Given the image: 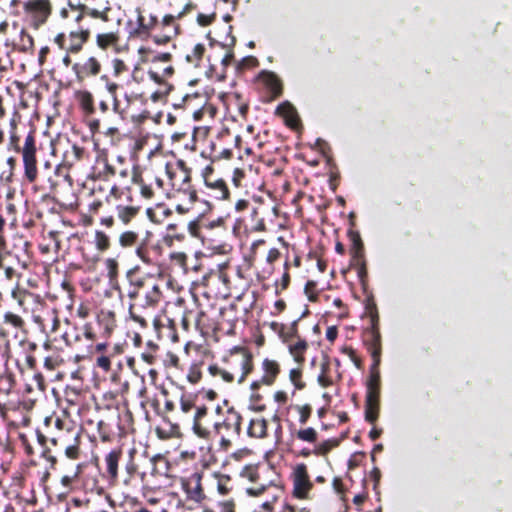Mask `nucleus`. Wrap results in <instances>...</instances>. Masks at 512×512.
I'll list each match as a JSON object with an SVG mask.
<instances>
[{"label":"nucleus","instance_id":"obj_30","mask_svg":"<svg viewBox=\"0 0 512 512\" xmlns=\"http://www.w3.org/2000/svg\"><path fill=\"white\" fill-rule=\"evenodd\" d=\"M371 339L368 344V350L370 354L377 350L378 354H381V335L376 326V322L373 321L372 327L370 329Z\"/></svg>","mask_w":512,"mask_h":512},{"label":"nucleus","instance_id":"obj_29","mask_svg":"<svg viewBox=\"0 0 512 512\" xmlns=\"http://www.w3.org/2000/svg\"><path fill=\"white\" fill-rule=\"evenodd\" d=\"M86 154L87 152L84 147L73 144L71 151L65 154L66 162L69 166H73L76 162L82 161Z\"/></svg>","mask_w":512,"mask_h":512},{"label":"nucleus","instance_id":"obj_17","mask_svg":"<svg viewBox=\"0 0 512 512\" xmlns=\"http://www.w3.org/2000/svg\"><path fill=\"white\" fill-rule=\"evenodd\" d=\"M90 34V29L83 27H80L79 30L71 31L68 35V54H78L83 49L84 44L90 39Z\"/></svg>","mask_w":512,"mask_h":512},{"label":"nucleus","instance_id":"obj_11","mask_svg":"<svg viewBox=\"0 0 512 512\" xmlns=\"http://www.w3.org/2000/svg\"><path fill=\"white\" fill-rule=\"evenodd\" d=\"M202 475L198 472L190 474L182 479V488L186 498L195 503H201L205 499V494L201 484Z\"/></svg>","mask_w":512,"mask_h":512},{"label":"nucleus","instance_id":"obj_13","mask_svg":"<svg viewBox=\"0 0 512 512\" xmlns=\"http://www.w3.org/2000/svg\"><path fill=\"white\" fill-rule=\"evenodd\" d=\"M137 12V27L130 32L132 37L152 38L154 31L158 29L160 21L156 15H150L149 21L145 22V17L142 14L141 8L136 9Z\"/></svg>","mask_w":512,"mask_h":512},{"label":"nucleus","instance_id":"obj_1","mask_svg":"<svg viewBox=\"0 0 512 512\" xmlns=\"http://www.w3.org/2000/svg\"><path fill=\"white\" fill-rule=\"evenodd\" d=\"M36 152V134L31 130L23 144V181L44 199L55 193L61 166L45 161L39 170Z\"/></svg>","mask_w":512,"mask_h":512},{"label":"nucleus","instance_id":"obj_24","mask_svg":"<svg viewBox=\"0 0 512 512\" xmlns=\"http://www.w3.org/2000/svg\"><path fill=\"white\" fill-rule=\"evenodd\" d=\"M248 434L255 438H263L267 434V422L264 418L256 417L250 420Z\"/></svg>","mask_w":512,"mask_h":512},{"label":"nucleus","instance_id":"obj_19","mask_svg":"<svg viewBox=\"0 0 512 512\" xmlns=\"http://www.w3.org/2000/svg\"><path fill=\"white\" fill-rule=\"evenodd\" d=\"M262 370L261 381L265 385H272L280 372V367L275 360L265 359L262 363Z\"/></svg>","mask_w":512,"mask_h":512},{"label":"nucleus","instance_id":"obj_46","mask_svg":"<svg viewBox=\"0 0 512 512\" xmlns=\"http://www.w3.org/2000/svg\"><path fill=\"white\" fill-rule=\"evenodd\" d=\"M241 369L242 374L240 376L239 382H242L252 370V361L250 356L243 357L241 361Z\"/></svg>","mask_w":512,"mask_h":512},{"label":"nucleus","instance_id":"obj_12","mask_svg":"<svg viewBox=\"0 0 512 512\" xmlns=\"http://www.w3.org/2000/svg\"><path fill=\"white\" fill-rule=\"evenodd\" d=\"M312 488L306 466L297 465L293 471V495L299 499H306Z\"/></svg>","mask_w":512,"mask_h":512},{"label":"nucleus","instance_id":"obj_43","mask_svg":"<svg viewBox=\"0 0 512 512\" xmlns=\"http://www.w3.org/2000/svg\"><path fill=\"white\" fill-rule=\"evenodd\" d=\"M258 65V60L254 56H246L237 64L238 70H243L246 68H253Z\"/></svg>","mask_w":512,"mask_h":512},{"label":"nucleus","instance_id":"obj_20","mask_svg":"<svg viewBox=\"0 0 512 512\" xmlns=\"http://www.w3.org/2000/svg\"><path fill=\"white\" fill-rule=\"evenodd\" d=\"M94 173L97 177L107 180L116 174V169L109 163L107 157H99L94 167Z\"/></svg>","mask_w":512,"mask_h":512},{"label":"nucleus","instance_id":"obj_58","mask_svg":"<svg viewBox=\"0 0 512 512\" xmlns=\"http://www.w3.org/2000/svg\"><path fill=\"white\" fill-rule=\"evenodd\" d=\"M245 177V173L243 172V170L241 169H235L234 172H233V183L236 187H240L241 186V181L242 179Z\"/></svg>","mask_w":512,"mask_h":512},{"label":"nucleus","instance_id":"obj_50","mask_svg":"<svg viewBox=\"0 0 512 512\" xmlns=\"http://www.w3.org/2000/svg\"><path fill=\"white\" fill-rule=\"evenodd\" d=\"M215 19H216V13H212L209 15L199 13L197 15V23L202 27L211 25L215 21Z\"/></svg>","mask_w":512,"mask_h":512},{"label":"nucleus","instance_id":"obj_8","mask_svg":"<svg viewBox=\"0 0 512 512\" xmlns=\"http://www.w3.org/2000/svg\"><path fill=\"white\" fill-rule=\"evenodd\" d=\"M202 178L207 188L211 190L212 196L216 199H227L229 197V189L226 182L214 172L213 166L207 165L202 170Z\"/></svg>","mask_w":512,"mask_h":512},{"label":"nucleus","instance_id":"obj_36","mask_svg":"<svg viewBox=\"0 0 512 512\" xmlns=\"http://www.w3.org/2000/svg\"><path fill=\"white\" fill-rule=\"evenodd\" d=\"M139 235L134 231H126L120 235L119 242L123 247H129L138 243Z\"/></svg>","mask_w":512,"mask_h":512},{"label":"nucleus","instance_id":"obj_55","mask_svg":"<svg viewBox=\"0 0 512 512\" xmlns=\"http://www.w3.org/2000/svg\"><path fill=\"white\" fill-rule=\"evenodd\" d=\"M55 44L62 50H65L67 52V36L65 33H59L54 38Z\"/></svg>","mask_w":512,"mask_h":512},{"label":"nucleus","instance_id":"obj_5","mask_svg":"<svg viewBox=\"0 0 512 512\" xmlns=\"http://www.w3.org/2000/svg\"><path fill=\"white\" fill-rule=\"evenodd\" d=\"M176 21V16L165 15L160 21L158 29L154 31L153 42L157 45H166L176 38L181 33V27Z\"/></svg>","mask_w":512,"mask_h":512},{"label":"nucleus","instance_id":"obj_7","mask_svg":"<svg viewBox=\"0 0 512 512\" xmlns=\"http://www.w3.org/2000/svg\"><path fill=\"white\" fill-rule=\"evenodd\" d=\"M72 71L79 83L97 77L102 71V64L96 56H89L83 61L73 63Z\"/></svg>","mask_w":512,"mask_h":512},{"label":"nucleus","instance_id":"obj_63","mask_svg":"<svg viewBox=\"0 0 512 512\" xmlns=\"http://www.w3.org/2000/svg\"><path fill=\"white\" fill-rule=\"evenodd\" d=\"M337 335H338V330L335 326H330L327 328V330H326L327 340H329L330 342H333L337 338Z\"/></svg>","mask_w":512,"mask_h":512},{"label":"nucleus","instance_id":"obj_21","mask_svg":"<svg viewBox=\"0 0 512 512\" xmlns=\"http://www.w3.org/2000/svg\"><path fill=\"white\" fill-rule=\"evenodd\" d=\"M120 36L118 32L99 33L96 36V44L101 50H107L118 46Z\"/></svg>","mask_w":512,"mask_h":512},{"label":"nucleus","instance_id":"obj_2","mask_svg":"<svg viewBox=\"0 0 512 512\" xmlns=\"http://www.w3.org/2000/svg\"><path fill=\"white\" fill-rule=\"evenodd\" d=\"M241 419L240 414L233 408L217 405L214 408L212 429L222 438L238 436L241 432Z\"/></svg>","mask_w":512,"mask_h":512},{"label":"nucleus","instance_id":"obj_56","mask_svg":"<svg viewBox=\"0 0 512 512\" xmlns=\"http://www.w3.org/2000/svg\"><path fill=\"white\" fill-rule=\"evenodd\" d=\"M84 120L87 123V126L89 127V130L94 134L99 131L100 129V120L94 118L93 116L91 118H84Z\"/></svg>","mask_w":512,"mask_h":512},{"label":"nucleus","instance_id":"obj_64","mask_svg":"<svg viewBox=\"0 0 512 512\" xmlns=\"http://www.w3.org/2000/svg\"><path fill=\"white\" fill-rule=\"evenodd\" d=\"M50 53V49L48 46H44L39 51L38 61L40 65H43L46 61L47 55Z\"/></svg>","mask_w":512,"mask_h":512},{"label":"nucleus","instance_id":"obj_25","mask_svg":"<svg viewBox=\"0 0 512 512\" xmlns=\"http://www.w3.org/2000/svg\"><path fill=\"white\" fill-rule=\"evenodd\" d=\"M69 7L71 10H83L84 13L87 14V16H90L94 19H101L104 22L109 21L108 18V12L110 11V8H105L103 11H99L97 9L89 8L85 4H78L74 5L71 2H69Z\"/></svg>","mask_w":512,"mask_h":512},{"label":"nucleus","instance_id":"obj_48","mask_svg":"<svg viewBox=\"0 0 512 512\" xmlns=\"http://www.w3.org/2000/svg\"><path fill=\"white\" fill-rule=\"evenodd\" d=\"M196 407H198L197 405H195V403L189 399V398H186V397H182L181 400H180V408H181V411L185 414L187 413H190L193 411V413L196 411Z\"/></svg>","mask_w":512,"mask_h":512},{"label":"nucleus","instance_id":"obj_32","mask_svg":"<svg viewBox=\"0 0 512 512\" xmlns=\"http://www.w3.org/2000/svg\"><path fill=\"white\" fill-rule=\"evenodd\" d=\"M65 451V455L69 459H77L79 457V438L70 440L68 443L62 446Z\"/></svg>","mask_w":512,"mask_h":512},{"label":"nucleus","instance_id":"obj_37","mask_svg":"<svg viewBox=\"0 0 512 512\" xmlns=\"http://www.w3.org/2000/svg\"><path fill=\"white\" fill-rule=\"evenodd\" d=\"M297 438L305 442L313 443L317 440V432L311 427L301 429L297 432Z\"/></svg>","mask_w":512,"mask_h":512},{"label":"nucleus","instance_id":"obj_62","mask_svg":"<svg viewBox=\"0 0 512 512\" xmlns=\"http://www.w3.org/2000/svg\"><path fill=\"white\" fill-rule=\"evenodd\" d=\"M47 237L53 242L56 249L60 248V240L58 238V232L55 230L47 231Z\"/></svg>","mask_w":512,"mask_h":512},{"label":"nucleus","instance_id":"obj_23","mask_svg":"<svg viewBox=\"0 0 512 512\" xmlns=\"http://www.w3.org/2000/svg\"><path fill=\"white\" fill-rule=\"evenodd\" d=\"M121 457V451L112 450L105 456L106 471L110 478L115 480L118 475V463Z\"/></svg>","mask_w":512,"mask_h":512},{"label":"nucleus","instance_id":"obj_22","mask_svg":"<svg viewBox=\"0 0 512 512\" xmlns=\"http://www.w3.org/2000/svg\"><path fill=\"white\" fill-rule=\"evenodd\" d=\"M79 432L76 431L73 427L69 426L66 429H63L61 431H58L57 434H55L51 439V443L54 446H63L64 444L68 443L70 440L79 438Z\"/></svg>","mask_w":512,"mask_h":512},{"label":"nucleus","instance_id":"obj_18","mask_svg":"<svg viewBox=\"0 0 512 512\" xmlns=\"http://www.w3.org/2000/svg\"><path fill=\"white\" fill-rule=\"evenodd\" d=\"M101 80L106 82L105 88L112 98V110L121 118H125L128 114V106H123L122 102L118 99L117 90L119 88V84L114 81H110L107 75H103Z\"/></svg>","mask_w":512,"mask_h":512},{"label":"nucleus","instance_id":"obj_14","mask_svg":"<svg viewBox=\"0 0 512 512\" xmlns=\"http://www.w3.org/2000/svg\"><path fill=\"white\" fill-rule=\"evenodd\" d=\"M275 115L283 118L285 125L293 130L301 126V120L295 107L288 101H284L276 107Z\"/></svg>","mask_w":512,"mask_h":512},{"label":"nucleus","instance_id":"obj_49","mask_svg":"<svg viewBox=\"0 0 512 512\" xmlns=\"http://www.w3.org/2000/svg\"><path fill=\"white\" fill-rule=\"evenodd\" d=\"M378 417V406L365 403V418L370 423H374Z\"/></svg>","mask_w":512,"mask_h":512},{"label":"nucleus","instance_id":"obj_16","mask_svg":"<svg viewBox=\"0 0 512 512\" xmlns=\"http://www.w3.org/2000/svg\"><path fill=\"white\" fill-rule=\"evenodd\" d=\"M83 118H91L96 112L95 100L89 90H78L74 94Z\"/></svg>","mask_w":512,"mask_h":512},{"label":"nucleus","instance_id":"obj_53","mask_svg":"<svg viewBox=\"0 0 512 512\" xmlns=\"http://www.w3.org/2000/svg\"><path fill=\"white\" fill-rule=\"evenodd\" d=\"M380 372H370V378L367 382V389H379Z\"/></svg>","mask_w":512,"mask_h":512},{"label":"nucleus","instance_id":"obj_33","mask_svg":"<svg viewBox=\"0 0 512 512\" xmlns=\"http://www.w3.org/2000/svg\"><path fill=\"white\" fill-rule=\"evenodd\" d=\"M138 212H139V208H137V207L118 206V216L125 223H128L129 221H131L136 216V214Z\"/></svg>","mask_w":512,"mask_h":512},{"label":"nucleus","instance_id":"obj_40","mask_svg":"<svg viewBox=\"0 0 512 512\" xmlns=\"http://www.w3.org/2000/svg\"><path fill=\"white\" fill-rule=\"evenodd\" d=\"M94 241L99 250H106L109 247V238L101 231H95Z\"/></svg>","mask_w":512,"mask_h":512},{"label":"nucleus","instance_id":"obj_9","mask_svg":"<svg viewBox=\"0 0 512 512\" xmlns=\"http://www.w3.org/2000/svg\"><path fill=\"white\" fill-rule=\"evenodd\" d=\"M259 80L265 88L266 102H272L282 96L283 82L276 73L264 70L259 74Z\"/></svg>","mask_w":512,"mask_h":512},{"label":"nucleus","instance_id":"obj_10","mask_svg":"<svg viewBox=\"0 0 512 512\" xmlns=\"http://www.w3.org/2000/svg\"><path fill=\"white\" fill-rule=\"evenodd\" d=\"M214 413L209 414V408L205 405L196 407L193 413V431L196 435L202 438H207L212 429V419Z\"/></svg>","mask_w":512,"mask_h":512},{"label":"nucleus","instance_id":"obj_42","mask_svg":"<svg viewBox=\"0 0 512 512\" xmlns=\"http://www.w3.org/2000/svg\"><path fill=\"white\" fill-rule=\"evenodd\" d=\"M112 68L114 75L117 77L128 70V66L126 65L124 60L120 58H115L112 60Z\"/></svg>","mask_w":512,"mask_h":512},{"label":"nucleus","instance_id":"obj_34","mask_svg":"<svg viewBox=\"0 0 512 512\" xmlns=\"http://www.w3.org/2000/svg\"><path fill=\"white\" fill-rule=\"evenodd\" d=\"M174 71V67L172 65H169L163 69L161 74L153 70H149L148 74L153 81L160 84L163 82L164 78L171 77L174 74Z\"/></svg>","mask_w":512,"mask_h":512},{"label":"nucleus","instance_id":"obj_4","mask_svg":"<svg viewBox=\"0 0 512 512\" xmlns=\"http://www.w3.org/2000/svg\"><path fill=\"white\" fill-rule=\"evenodd\" d=\"M128 296L134 300L132 305L144 311L153 309L159 303L162 293L159 285L153 281L139 282L129 291Z\"/></svg>","mask_w":512,"mask_h":512},{"label":"nucleus","instance_id":"obj_26","mask_svg":"<svg viewBox=\"0 0 512 512\" xmlns=\"http://www.w3.org/2000/svg\"><path fill=\"white\" fill-rule=\"evenodd\" d=\"M206 52L205 45L202 43L196 44L190 53L186 54V61L193 67L197 68L200 66L201 61L203 60L204 54Z\"/></svg>","mask_w":512,"mask_h":512},{"label":"nucleus","instance_id":"obj_45","mask_svg":"<svg viewBox=\"0 0 512 512\" xmlns=\"http://www.w3.org/2000/svg\"><path fill=\"white\" fill-rule=\"evenodd\" d=\"M302 374L299 369H291L289 373V378L296 389H302L304 387V383L301 380Z\"/></svg>","mask_w":512,"mask_h":512},{"label":"nucleus","instance_id":"obj_52","mask_svg":"<svg viewBox=\"0 0 512 512\" xmlns=\"http://www.w3.org/2000/svg\"><path fill=\"white\" fill-rule=\"evenodd\" d=\"M146 61H150L152 63H157V62L169 63L172 61V54L169 52L158 53L156 55H153L151 58L147 57Z\"/></svg>","mask_w":512,"mask_h":512},{"label":"nucleus","instance_id":"obj_28","mask_svg":"<svg viewBox=\"0 0 512 512\" xmlns=\"http://www.w3.org/2000/svg\"><path fill=\"white\" fill-rule=\"evenodd\" d=\"M288 348L296 362H304V354L308 348L306 340L298 338L295 343H289Z\"/></svg>","mask_w":512,"mask_h":512},{"label":"nucleus","instance_id":"obj_6","mask_svg":"<svg viewBox=\"0 0 512 512\" xmlns=\"http://www.w3.org/2000/svg\"><path fill=\"white\" fill-rule=\"evenodd\" d=\"M24 11L31 17L32 26L38 29L47 21L52 7L49 0H30L24 4Z\"/></svg>","mask_w":512,"mask_h":512},{"label":"nucleus","instance_id":"obj_47","mask_svg":"<svg viewBox=\"0 0 512 512\" xmlns=\"http://www.w3.org/2000/svg\"><path fill=\"white\" fill-rule=\"evenodd\" d=\"M138 309H139L138 307H136L134 305H130V308H129L130 317L135 322L139 323L142 327H146L147 322H146L145 316L137 313Z\"/></svg>","mask_w":512,"mask_h":512},{"label":"nucleus","instance_id":"obj_35","mask_svg":"<svg viewBox=\"0 0 512 512\" xmlns=\"http://www.w3.org/2000/svg\"><path fill=\"white\" fill-rule=\"evenodd\" d=\"M15 171L12 170H4L0 174V183L2 186L7 188L8 196L14 193V190L11 189V184L14 181Z\"/></svg>","mask_w":512,"mask_h":512},{"label":"nucleus","instance_id":"obj_44","mask_svg":"<svg viewBox=\"0 0 512 512\" xmlns=\"http://www.w3.org/2000/svg\"><path fill=\"white\" fill-rule=\"evenodd\" d=\"M349 237L352 241L353 250L355 252V255L358 256L359 253L362 251V247H363L360 235L358 234V232L350 230Z\"/></svg>","mask_w":512,"mask_h":512},{"label":"nucleus","instance_id":"obj_3","mask_svg":"<svg viewBox=\"0 0 512 512\" xmlns=\"http://www.w3.org/2000/svg\"><path fill=\"white\" fill-rule=\"evenodd\" d=\"M165 171L172 191L187 194L191 199L196 198V191L191 184V169L183 160L174 164L167 163Z\"/></svg>","mask_w":512,"mask_h":512},{"label":"nucleus","instance_id":"obj_61","mask_svg":"<svg viewBox=\"0 0 512 512\" xmlns=\"http://www.w3.org/2000/svg\"><path fill=\"white\" fill-rule=\"evenodd\" d=\"M279 257H280V252L278 251V249L272 248L269 250V252L267 254L266 261H267V263L272 264L276 260H278Z\"/></svg>","mask_w":512,"mask_h":512},{"label":"nucleus","instance_id":"obj_59","mask_svg":"<svg viewBox=\"0 0 512 512\" xmlns=\"http://www.w3.org/2000/svg\"><path fill=\"white\" fill-rule=\"evenodd\" d=\"M97 365L104 371H108L111 366V361L107 356H101L97 359Z\"/></svg>","mask_w":512,"mask_h":512},{"label":"nucleus","instance_id":"obj_51","mask_svg":"<svg viewBox=\"0 0 512 512\" xmlns=\"http://www.w3.org/2000/svg\"><path fill=\"white\" fill-rule=\"evenodd\" d=\"M365 403L369 405L379 404V389H367Z\"/></svg>","mask_w":512,"mask_h":512},{"label":"nucleus","instance_id":"obj_38","mask_svg":"<svg viewBox=\"0 0 512 512\" xmlns=\"http://www.w3.org/2000/svg\"><path fill=\"white\" fill-rule=\"evenodd\" d=\"M4 323L11 325L16 329L22 328L24 325L23 319L19 315L12 312H7L4 314Z\"/></svg>","mask_w":512,"mask_h":512},{"label":"nucleus","instance_id":"obj_57","mask_svg":"<svg viewBox=\"0 0 512 512\" xmlns=\"http://www.w3.org/2000/svg\"><path fill=\"white\" fill-rule=\"evenodd\" d=\"M372 360H373V363L370 367V372H379V365H380V361H381V354H378L377 350H375L372 355Z\"/></svg>","mask_w":512,"mask_h":512},{"label":"nucleus","instance_id":"obj_41","mask_svg":"<svg viewBox=\"0 0 512 512\" xmlns=\"http://www.w3.org/2000/svg\"><path fill=\"white\" fill-rule=\"evenodd\" d=\"M187 379L192 384H196L201 379V371L198 364H192L190 366Z\"/></svg>","mask_w":512,"mask_h":512},{"label":"nucleus","instance_id":"obj_60","mask_svg":"<svg viewBox=\"0 0 512 512\" xmlns=\"http://www.w3.org/2000/svg\"><path fill=\"white\" fill-rule=\"evenodd\" d=\"M196 4L192 3V2H188L184 8L182 9V11H180L176 16L177 20L178 19H181L183 18L187 13H189L190 11L196 9Z\"/></svg>","mask_w":512,"mask_h":512},{"label":"nucleus","instance_id":"obj_54","mask_svg":"<svg viewBox=\"0 0 512 512\" xmlns=\"http://www.w3.org/2000/svg\"><path fill=\"white\" fill-rule=\"evenodd\" d=\"M318 383L322 387H328V386L332 385V379L326 375V365H324V364L322 365V372L318 376Z\"/></svg>","mask_w":512,"mask_h":512},{"label":"nucleus","instance_id":"obj_27","mask_svg":"<svg viewBox=\"0 0 512 512\" xmlns=\"http://www.w3.org/2000/svg\"><path fill=\"white\" fill-rule=\"evenodd\" d=\"M14 46L19 52H30L34 48V39L24 28H21L19 31V41L14 43Z\"/></svg>","mask_w":512,"mask_h":512},{"label":"nucleus","instance_id":"obj_15","mask_svg":"<svg viewBox=\"0 0 512 512\" xmlns=\"http://www.w3.org/2000/svg\"><path fill=\"white\" fill-rule=\"evenodd\" d=\"M132 182L139 188L143 198L152 199L154 197L152 175H144L140 168L135 166L132 171Z\"/></svg>","mask_w":512,"mask_h":512},{"label":"nucleus","instance_id":"obj_39","mask_svg":"<svg viewBox=\"0 0 512 512\" xmlns=\"http://www.w3.org/2000/svg\"><path fill=\"white\" fill-rule=\"evenodd\" d=\"M110 281H113L118 274V263L113 258H107L104 262Z\"/></svg>","mask_w":512,"mask_h":512},{"label":"nucleus","instance_id":"obj_31","mask_svg":"<svg viewBox=\"0 0 512 512\" xmlns=\"http://www.w3.org/2000/svg\"><path fill=\"white\" fill-rule=\"evenodd\" d=\"M10 146L18 153L21 154V158L23 159V145H20V138L16 134V121L15 119H11L10 121Z\"/></svg>","mask_w":512,"mask_h":512}]
</instances>
